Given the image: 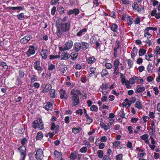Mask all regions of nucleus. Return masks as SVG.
<instances>
[{
  "label": "nucleus",
  "instance_id": "55",
  "mask_svg": "<svg viewBox=\"0 0 160 160\" xmlns=\"http://www.w3.org/2000/svg\"><path fill=\"white\" fill-rule=\"evenodd\" d=\"M122 2L123 4L128 5L130 3L129 0H122Z\"/></svg>",
  "mask_w": 160,
  "mask_h": 160
},
{
  "label": "nucleus",
  "instance_id": "5",
  "mask_svg": "<svg viewBox=\"0 0 160 160\" xmlns=\"http://www.w3.org/2000/svg\"><path fill=\"white\" fill-rule=\"evenodd\" d=\"M34 68L37 71L41 72L43 70V68L40 66V61L37 60L33 64Z\"/></svg>",
  "mask_w": 160,
  "mask_h": 160
},
{
  "label": "nucleus",
  "instance_id": "53",
  "mask_svg": "<svg viewBox=\"0 0 160 160\" xmlns=\"http://www.w3.org/2000/svg\"><path fill=\"white\" fill-rule=\"evenodd\" d=\"M119 44H118L117 48H114V56L115 58H116L117 56V49H118L119 48Z\"/></svg>",
  "mask_w": 160,
  "mask_h": 160
},
{
  "label": "nucleus",
  "instance_id": "15",
  "mask_svg": "<svg viewBox=\"0 0 160 160\" xmlns=\"http://www.w3.org/2000/svg\"><path fill=\"white\" fill-rule=\"evenodd\" d=\"M48 54V51L45 49H42L41 52L42 58L44 59H46L47 58Z\"/></svg>",
  "mask_w": 160,
  "mask_h": 160
},
{
  "label": "nucleus",
  "instance_id": "50",
  "mask_svg": "<svg viewBox=\"0 0 160 160\" xmlns=\"http://www.w3.org/2000/svg\"><path fill=\"white\" fill-rule=\"evenodd\" d=\"M87 149L86 147H82L80 150V152L82 153H85L87 152Z\"/></svg>",
  "mask_w": 160,
  "mask_h": 160
},
{
  "label": "nucleus",
  "instance_id": "11",
  "mask_svg": "<svg viewBox=\"0 0 160 160\" xmlns=\"http://www.w3.org/2000/svg\"><path fill=\"white\" fill-rule=\"evenodd\" d=\"M35 52L34 47L33 46H30L26 53L28 57H30L31 55L34 54Z\"/></svg>",
  "mask_w": 160,
  "mask_h": 160
},
{
  "label": "nucleus",
  "instance_id": "4",
  "mask_svg": "<svg viewBox=\"0 0 160 160\" xmlns=\"http://www.w3.org/2000/svg\"><path fill=\"white\" fill-rule=\"evenodd\" d=\"M36 158L37 160H42L44 157L43 152L42 149H39L36 151L35 155Z\"/></svg>",
  "mask_w": 160,
  "mask_h": 160
},
{
  "label": "nucleus",
  "instance_id": "39",
  "mask_svg": "<svg viewBox=\"0 0 160 160\" xmlns=\"http://www.w3.org/2000/svg\"><path fill=\"white\" fill-rule=\"evenodd\" d=\"M60 58V55H50L49 56V58L50 59H53L56 58Z\"/></svg>",
  "mask_w": 160,
  "mask_h": 160
},
{
  "label": "nucleus",
  "instance_id": "54",
  "mask_svg": "<svg viewBox=\"0 0 160 160\" xmlns=\"http://www.w3.org/2000/svg\"><path fill=\"white\" fill-rule=\"evenodd\" d=\"M145 90V88L144 87H140L137 89V91L138 92H141L144 91Z\"/></svg>",
  "mask_w": 160,
  "mask_h": 160
},
{
  "label": "nucleus",
  "instance_id": "61",
  "mask_svg": "<svg viewBox=\"0 0 160 160\" xmlns=\"http://www.w3.org/2000/svg\"><path fill=\"white\" fill-rule=\"evenodd\" d=\"M138 118H132L131 120V122L132 123H136L138 120Z\"/></svg>",
  "mask_w": 160,
  "mask_h": 160
},
{
  "label": "nucleus",
  "instance_id": "18",
  "mask_svg": "<svg viewBox=\"0 0 160 160\" xmlns=\"http://www.w3.org/2000/svg\"><path fill=\"white\" fill-rule=\"evenodd\" d=\"M96 59L93 56H92L89 57L88 58H86V62L88 64H91L95 62Z\"/></svg>",
  "mask_w": 160,
  "mask_h": 160
},
{
  "label": "nucleus",
  "instance_id": "1",
  "mask_svg": "<svg viewBox=\"0 0 160 160\" xmlns=\"http://www.w3.org/2000/svg\"><path fill=\"white\" fill-rule=\"evenodd\" d=\"M70 24L68 23L62 22L61 24L57 25V34L59 38H60L62 35L68 31Z\"/></svg>",
  "mask_w": 160,
  "mask_h": 160
},
{
  "label": "nucleus",
  "instance_id": "41",
  "mask_svg": "<svg viewBox=\"0 0 160 160\" xmlns=\"http://www.w3.org/2000/svg\"><path fill=\"white\" fill-rule=\"evenodd\" d=\"M108 88V85L105 83L104 84V83H102V85L101 86V90L104 91L106 90Z\"/></svg>",
  "mask_w": 160,
  "mask_h": 160
},
{
  "label": "nucleus",
  "instance_id": "46",
  "mask_svg": "<svg viewBox=\"0 0 160 160\" xmlns=\"http://www.w3.org/2000/svg\"><path fill=\"white\" fill-rule=\"evenodd\" d=\"M97 154L98 155V157L101 158H102L103 156V152L102 150H98V151Z\"/></svg>",
  "mask_w": 160,
  "mask_h": 160
},
{
  "label": "nucleus",
  "instance_id": "9",
  "mask_svg": "<svg viewBox=\"0 0 160 160\" xmlns=\"http://www.w3.org/2000/svg\"><path fill=\"white\" fill-rule=\"evenodd\" d=\"M71 100L73 101L72 104L74 106L78 105L79 104V98L78 96H72Z\"/></svg>",
  "mask_w": 160,
  "mask_h": 160
},
{
  "label": "nucleus",
  "instance_id": "49",
  "mask_svg": "<svg viewBox=\"0 0 160 160\" xmlns=\"http://www.w3.org/2000/svg\"><path fill=\"white\" fill-rule=\"evenodd\" d=\"M27 141V139L25 138H23L21 141V144L22 145V146H25V145L26 144Z\"/></svg>",
  "mask_w": 160,
  "mask_h": 160
},
{
  "label": "nucleus",
  "instance_id": "45",
  "mask_svg": "<svg viewBox=\"0 0 160 160\" xmlns=\"http://www.w3.org/2000/svg\"><path fill=\"white\" fill-rule=\"evenodd\" d=\"M142 119H143V123H146V122L148 121L149 119V118L147 116H143L142 117Z\"/></svg>",
  "mask_w": 160,
  "mask_h": 160
},
{
  "label": "nucleus",
  "instance_id": "51",
  "mask_svg": "<svg viewBox=\"0 0 160 160\" xmlns=\"http://www.w3.org/2000/svg\"><path fill=\"white\" fill-rule=\"evenodd\" d=\"M149 135L147 134H144L143 135L141 136V138L143 140H146L147 138H148Z\"/></svg>",
  "mask_w": 160,
  "mask_h": 160
},
{
  "label": "nucleus",
  "instance_id": "60",
  "mask_svg": "<svg viewBox=\"0 0 160 160\" xmlns=\"http://www.w3.org/2000/svg\"><path fill=\"white\" fill-rule=\"evenodd\" d=\"M19 77H20V78H22L24 75V72L22 70H20L19 71Z\"/></svg>",
  "mask_w": 160,
  "mask_h": 160
},
{
  "label": "nucleus",
  "instance_id": "38",
  "mask_svg": "<svg viewBox=\"0 0 160 160\" xmlns=\"http://www.w3.org/2000/svg\"><path fill=\"white\" fill-rule=\"evenodd\" d=\"M37 80V78L36 76L35 75H32L31 78V83H33L34 82L36 81Z\"/></svg>",
  "mask_w": 160,
  "mask_h": 160
},
{
  "label": "nucleus",
  "instance_id": "35",
  "mask_svg": "<svg viewBox=\"0 0 160 160\" xmlns=\"http://www.w3.org/2000/svg\"><path fill=\"white\" fill-rule=\"evenodd\" d=\"M82 49L83 50H85L87 49L89 46V45L88 43L85 42H82Z\"/></svg>",
  "mask_w": 160,
  "mask_h": 160
},
{
  "label": "nucleus",
  "instance_id": "56",
  "mask_svg": "<svg viewBox=\"0 0 160 160\" xmlns=\"http://www.w3.org/2000/svg\"><path fill=\"white\" fill-rule=\"evenodd\" d=\"M122 154H119L116 156V160H122Z\"/></svg>",
  "mask_w": 160,
  "mask_h": 160
},
{
  "label": "nucleus",
  "instance_id": "12",
  "mask_svg": "<svg viewBox=\"0 0 160 160\" xmlns=\"http://www.w3.org/2000/svg\"><path fill=\"white\" fill-rule=\"evenodd\" d=\"M58 69L60 72L63 73L67 70V67L64 63H61L59 66Z\"/></svg>",
  "mask_w": 160,
  "mask_h": 160
},
{
  "label": "nucleus",
  "instance_id": "62",
  "mask_svg": "<svg viewBox=\"0 0 160 160\" xmlns=\"http://www.w3.org/2000/svg\"><path fill=\"white\" fill-rule=\"evenodd\" d=\"M107 138L105 136L102 137L100 138V141L102 142H106L107 141Z\"/></svg>",
  "mask_w": 160,
  "mask_h": 160
},
{
  "label": "nucleus",
  "instance_id": "58",
  "mask_svg": "<svg viewBox=\"0 0 160 160\" xmlns=\"http://www.w3.org/2000/svg\"><path fill=\"white\" fill-rule=\"evenodd\" d=\"M120 142L119 141H116L114 142L113 143V146L115 148L117 147L118 145L120 144Z\"/></svg>",
  "mask_w": 160,
  "mask_h": 160
},
{
  "label": "nucleus",
  "instance_id": "21",
  "mask_svg": "<svg viewBox=\"0 0 160 160\" xmlns=\"http://www.w3.org/2000/svg\"><path fill=\"white\" fill-rule=\"evenodd\" d=\"M65 91L62 89H61L60 97L61 99H67V96L65 93Z\"/></svg>",
  "mask_w": 160,
  "mask_h": 160
},
{
  "label": "nucleus",
  "instance_id": "8",
  "mask_svg": "<svg viewBox=\"0 0 160 160\" xmlns=\"http://www.w3.org/2000/svg\"><path fill=\"white\" fill-rule=\"evenodd\" d=\"M73 45V42L71 40H69L66 42L63 46L65 47V49L68 50L72 47Z\"/></svg>",
  "mask_w": 160,
  "mask_h": 160
},
{
  "label": "nucleus",
  "instance_id": "2",
  "mask_svg": "<svg viewBox=\"0 0 160 160\" xmlns=\"http://www.w3.org/2000/svg\"><path fill=\"white\" fill-rule=\"evenodd\" d=\"M32 125L34 129H36L38 127L40 130L42 129L44 127L42 121L40 118L38 119L35 120L32 123Z\"/></svg>",
  "mask_w": 160,
  "mask_h": 160
},
{
  "label": "nucleus",
  "instance_id": "28",
  "mask_svg": "<svg viewBox=\"0 0 160 160\" xmlns=\"http://www.w3.org/2000/svg\"><path fill=\"white\" fill-rule=\"evenodd\" d=\"M81 128L80 127L78 128H73L72 129V132L75 134L78 133L81 131Z\"/></svg>",
  "mask_w": 160,
  "mask_h": 160
},
{
  "label": "nucleus",
  "instance_id": "10",
  "mask_svg": "<svg viewBox=\"0 0 160 160\" xmlns=\"http://www.w3.org/2000/svg\"><path fill=\"white\" fill-rule=\"evenodd\" d=\"M43 107L48 111H51L53 108L52 104L49 102H46L43 104Z\"/></svg>",
  "mask_w": 160,
  "mask_h": 160
},
{
  "label": "nucleus",
  "instance_id": "23",
  "mask_svg": "<svg viewBox=\"0 0 160 160\" xmlns=\"http://www.w3.org/2000/svg\"><path fill=\"white\" fill-rule=\"evenodd\" d=\"M0 66L3 67L2 69L3 71H6L8 68V66L7 65L6 62H1L0 63Z\"/></svg>",
  "mask_w": 160,
  "mask_h": 160
},
{
  "label": "nucleus",
  "instance_id": "31",
  "mask_svg": "<svg viewBox=\"0 0 160 160\" xmlns=\"http://www.w3.org/2000/svg\"><path fill=\"white\" fill-rule=\"evenodd\" d=\"M144 36L145 37H146L147 38H151L152 35L148 31H147L146 29H145V30Z\"/></svg>",
  "mask_w": 160,
  "mask_h": 160
},
{
  "label": "nucleus",
  "instance_id": "40",
  "mask_svg": "<svg viewBox=\"0 0 160 160\" xmlns=\"http://www.w3.org/2000/svg\"><path fill=\"white\" fill-rule=\"evenodd\" d=\"M50 94L51 97L52 98H54L55 95V90L53 89H52L50 90Z\"/></svg>",
  "mask_w": 160,
  "mask_h": 160
},
{
  "label": "nucleus",
  "instance_id": "32",
  "mask_svg": "<svg viewBox=\"0 0 160 160\" xmlns=\"http://www.w3.org/2000/svg\"><path fill=\"white\" fill-rule=\"evenodd\" d=\"M43 136L42 133L41 132H39L37 133L36 138L37 140H40L42 138Z\"/></svg>",
  "mask_w": 160,
  "mask_h": 160
},
{
  "label": "nucleus",
  "instance_id": "17",
  "mask_svg": "<svg viewBox=\"0 0 160 160\" xmlns=\"http://www.w3.org/2000/svg\"><path fill=\"white\" fill-rule=\"evenodd\" d=\"M51 126V129L52 130H53L55 129V133H57L58 132V130L59 128V126L58 125H56L54 122H52Z\"/></svg>",
  "mask_w": 160,
  "mask_h": 160
},
{
  "label": "nucleus",
  "instance_id": "30",
  "mask_svg": "<svg viewBox=\"0 0 160 160\" xmlns=\"http://www.w3.org/2000/svg\"><path fill=\"white\" fill-rule=\"evenodd\" d=\"M78 153L76 152L72 153L70 156V158L71 159L74 160L76 158L77 156Z\"/></svg>",
  "mask_w": 160,
  "mask_h": 160
},
{
  "label": "nucleus",
  "instance_id": "14",
  "mask_svg": "<svg viewBox=\"0 0 160 160\" xmlns=\"http://www.w3.org/2000/svg\"><path fill=\"white\" fill-rule=\"evenodd\" d=\"M70 57V54L66 52H64L61 54V60H67Z\"/></svg>",
  "mask_w": 160,
  "mask_h": 160
},
{
  "label": "nucleus",
  "instance_id": "43",
  "mask_svg": "<svg viewBox=\"0 0 160 160\" xmlns=\"http://www.w3.org/2000/svg\"><path fill=\"white\" fill-rule=\"evenodd\" d=\"M98 107L95 105H92L90 108V110L92 111L97 112L98 111Z\"/></svg>",
  "mask_w": 160,
  "mask_h": 160
},
{
  "label": "nucleus",
  "instance_id": "20",
  "mask_svg": "<svg viewBox=\"0 0 160 160\" xmlns=\"http://www.w3.org/2000/svg\"><path fill=\"white\" fill-rule=\"evenodd\" d=\"M138 49L134 47L131 52V57L132 58H134L135 56L137 55L138 52Z\"/></svg>",
  "mask_w": 160,
  "mask_h": 160
},
{
  "label": "nucleus",
  "instance_id": "25",
  "mask_svg": "<svg viewBox=\"0 0 160 160\" xmlns=\"http://www.w3.org/2000/svg\"><path fill=\"white\" fill-rule=\"evenodd\" d=\"M87 29L86 28H84L79 31L77 34L78 36L80 37L84 33L87 32Z\"/></svg>",
  "mask_w": 160,
  "mask_h": 160
},
{
  "label": "nucleus",
  "instance_id": "36",
  "mask_svg": "<svg viewBox=\"0 0 160 160\" xmlns=\"http://www.w3.org/2000/svg\"><path fill=\"white\" fill-rule=\"evenodd\" d=\"M90 72L92 73H93L94 76H97V73L96 69L95 68L92 67L90 68Z\"/></svg>",
  "mask_w": 160,
  "mask_h": 160
},
{
  "label": "nucleus",
  "instance_id": "33",
  "mask_svg": "<svg viewBox=\"0 0 160 160\" xmlns=\"http://www.w3.org/2000/svg\"><path fill=\"white\" fill-rule=\"evenodd\" d=\"M108 71L106 69H103L101 72V75L102 77H103L108 75Z\"/></svg>",
  "mask_w": 160,
  "mask_h": 160
},
{
  "label": "nucleus",
  "instance_id": "24",
  "mask_svg": "<svg viewBox=\"0 0 160 160\" xmlns=\"http://www.w3.org/2000/svg\"><path fill=\"white\" fill-rule=\"evenodd\" d=\"M78 53L77 51H75L72 52L70 56L71 57V59L72 60H74L76 59L78 56Z\"/></svg>",
  "mask_w": 160,
  "mask_h": 160
},
{
  "label": "nucleus",
  "instance_id": "19",
  "mask_svg": "<svg viewBox=\"0 0 160 160\" xmlns=\"http://www.w3.org/2000/svg\"><path fill=\"white\" fill-rule=\"evenodd\" d=\"M82 47L81 44L80 43L77 42L74 45V48L76 51L78 52Z\"/></svg>",
  "mask_w": 160,
  "mask_h": 160
},
{
  "label": "nucleus",
  "instance_id": "22",
  "mask_svg": "<svg viewBox=\"0 0 160 160\" xmlns=\"http://www.w3.org/2000/svg\"><path fill=\"white\" fill-rule=\"evenodd\" d=\"M135 106V108H138V109H141L142 108V105L141 102L138 100L136 101Z\"/></svg>",
  "mask_w": 160,
  "mask_h": 160
},
{
  "label": "nucleus",
  "instance_id": "59",
  "mask_svg": "<svg viewBox=\"0 0 160 160\" xmlns=\"http://www.w3.org/2000/svg\"><path fill=\"white\" fill-rule=\"evenodd\" d=\"M153 90L155 92V94L158 95L159 94V90L157 87H154L153 88Z\"/></svg>",
  "mask_w": 160,
  "mask_h": 160
},
{
  "label": "nucleus",
  "instance_id": "27",
  "mask_svg": "<svg viewBox=\"0 0 160 160\" xmlns=\"http://www.w3.org/2000/svg\"><path fill=\"white\" fill-rule=\"evenodd\" d=\"M127 22L129 25H131L133 22V18L131 16H128L127 18Z\"/></svg>",
  "mask_w": 160,
  "mask_h": 160
},
{
  "label": "nucleus",
  "instance_id": "57",
  "mask_svg": "<svg viewBox=\"0 0 160 160\" xmlns=\"http://www.w3.org/2000/svg\"><path fill=\"white\" fill-rule=\"evenodd\" d=\"M109 16L114 18H116V13L114 11L111 12L109 14Z\"/></svg>",
  "mask_w": 160,
  "mask_h": 160
},
{
  "label": "nucleus",
  "instance_id": "42",
  "mask_svg": "<svg viewBox=\"0 0 160 160\" xmlns=\"http://www.w3.org/2000/svg\"><path fill=\"white\" fill-rule=\"evenodd\" d=\"M17 16L18 18L20 20H23L25 18L24 14L22 13H21L20 14L18 15Z\"/></svg>",
  "mask_w": 160,
  "mask_h": 160
},
{
  "label": "nucleus",
  "instance_id": "3",
  "mask_svg": "<svg viewBox=\"0 0 160 160\" xmlns=\"http://www.w3.org/2000/svg\"><path fill=\"white\" fill-rule=\"evenodd\" d=\"M133 9L134 11H136L139 13H143L144 11V8L143 7L140 6V7L138 4L137 2H134L132 5Z\"/></svg>",
  "mask_w": 160,
  "mask_h": 160
},
{
  "label": "nucleus",
  "instance_id": "47",
  "mask_svg": "<svg viewBox=\"0 0 160 160\" xmlns=\"http://www.w3.org/2000/svg\"><path fill=\"white\" fill-rule=\"evenodd\" d=\"M101 101L102 102H106L108 101L107 96L106 95H103L101 98Z\"/></svg>",
  "mask_w": 160,
  "mask_h": 160
},
{
  "label": "nucleus",
  "instance_id": "44",
  "mask_svg": "<svg viewBox=\"0 0 160 160\" xmlns=\"http://www.w3.org/2000/svg\"><path fill=\"white\" fill-rule=\"evenodd\" d=\"M128 64L129 68H131L133 65V62L131 59H129L128 60Z\"/></svg>",
  "mask_w": 160,
  "mask_h": 160
},
{
  "label": "nucleus",
  "instance_id": "63",
  "mask_svg": "<svg viewBox=\"0 0 160 160\" xmlns=\"http://www.w3.org/2000/svg\"><path fill=\"white\" fill-rule=\"evenodd\" d=\"M70 93L72 96H76L78 95L76 94V91L74 89H72Z\"/></svg>",
  "mask_w": 160,
  "mask_h": 160
},
{
  "label": "nucleus",
  "instance_id": "52",
  "mask_svg": "<svg viewBox=\"0 0 160 160\" xmlns=\"http://www.w3.org/2000/svg\"><path fill=\"white\" fill-rule=\"evenodd\" d=\"M152 67V64L149 63L148 66L147 68L148 72L149 73L151 72L152 71V70L151 69Z\"/></svg>",
  "mask_w": 160,
  "mask_h": 160
},
{
  "label": "nucleus",
  "instance_id": "37",
  "mask_svg": "<svg viewBox=\"0 0 160 160\" xmlns=\"http://www.w3.org/2000/svg\"><path fill=\"white\" fill-rule=\"evenodd\" d=\"M85 117L87 119L88 124H90L93 122V119L90 118L88 115H87Z\"/></svg>",
  "mask_w": 160,
  "mask_h": 160
},
{
  "label": "nucleus",
  "instance_id": "48",
  "mask_svg": "<svg viewBox=\"0 0 160 160\" xmlns=\"http://www.w3.org/2000/svg\"><path fill=\"white\" fill-rule=\"evenodd\" d=\"M105 67L108 69H110L112 67V66L111 64L107 62L105 64Z\"/></svg>",
  "mask_w": 160,
  "mask_h": 160
},
{
  "label": "nucleus",
  "instance_id": "34",
  "mask_svg": "<svg viewBox=\"0 0 160 160\" xmlns=\"http://www.w3.org/2000/svg\"><path fill=\"white\" fill-rule=\"evenodd\" d=\"M154 52L157 55V57L158 55H160V48L159 46H157L154 50Z\"/></svg>",
  "mask_w": 160,
  "mask_h": 160
},
{
  "label": "nucleus",
  "instance_id": "29",
  "mask_svg": "<svg viewBox=\"0 0 160 160\" xmlns=\"http://www.w3.org/2000/svg\"><path fill=\"white\" fill-rule=\"evenodd\" d=\"M146 50L143 48H140L139 51V54L140 56L144 55L146 53Z\"/></svg>",
  "mask_w": 160,
  "mask_h": 160
},
{
  "label": "nucleus",
  "instance_id": "16",
  "mask_svg": "<svg viewBox=\"0 0 160 160\" xmlns=\"http://www.w3.org/2000/svg\"><path fill=\"white\" fill-rule=\"evenodd\" d=\"M79 13V10L78 8H75L73 10H70L68 12L67 14L70 15L72 14L77 15Z\"/></svg>",
  "mask_w": 160,
  "mask_h": 160
},
{
  "label": "nucleus",
  "instance_id": "7",
  "mask_svg": "<svg viewBox=\"0 0 160 160\" xmlns=\"http://www.w3.org/2000/svg\"><path fill=\"white\" fill-rule=\"evenodd\" d=\"M18 150L19 151L22 157L23 158H25L26 155V147L25 146H21L19 147L18 148Z\"/></svg>",
  "mask_w": 160,
  "mask_h": 160
},
{
  "label": "nucleus",
  "instance_id": "13",
  "mask_svg": "<svg viewBox=\"0 0 160 160\" xmlns=\"http://www.w3.org/2000/svg\"><path fill=\"white\" fill-rule=\"evenodd\" d=\"M31 38V36H26L20 40V42L23 44L27 43Z\"/></svg>",
  "mask_w": 160,
  "mask_h": 160
},
{
  "label": "nucleus",
  "instance_id": "64",
  "mask_svg": "<svg viewBox=\"0 0 160 160\" xmlns=\"http://www.w3.org/2000/svg\"><path fill=\"white\" fill-rule=\"evenodd\" d=\"M114 63L115 67H118L119 63V60L118 59H116L114 61Z\"/></svg>",
  "mask_w": 160,
  "mask_h": 160
},
{
  "label": "nucleus",
  "instance_id": "6",
  "mask_svg": "<svg viewBox=\"0 0 160 160\" xmlns=\"http://www.w3.org/2000/svg\"><path fill=\"white\" fill-rule=\"evenodd\" d=\"M51 86L50 84L42 85L41 88L42 92L43 93L47 92L51 90Z\"/></svg>",
  "mask_w": 160,
  "mask_h": 160
},
{
  "label": "nucleus",
  "instance_id": "26",
  "mask_svg": "<svg viewBox=\"0 0 160 160\" xmlns=\"http://www.w3.org/2000/svg\"><path fill=\"white\" fill-rule=\"evenodd\" d=\"M110 28L113 32H117L118 28V26L115 23L113 24L110 27Z\"/></svg>",
  "mask_w": 160,
  "mask_h": 160
}]
</instances>
